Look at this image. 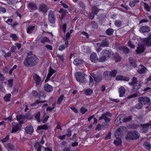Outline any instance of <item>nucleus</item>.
Listing matches in <instances>:
<instances>
[{
  "label": "nucleus",
  "mask_w": 151,
  "mask_h": 151,
  "mask_svg": "<svg viewBox=\"0 0 151 151\" xmlns=\"http://www.w3.org/2000/svg\"><path fill=\"white\" fill-rule=\"evenodd\" d=\"M142 83V82L140 81H137V78L135 77H133L132 82L129 83L130 85H133V88L134 91H136L140 88Z\"/></svg>",
  "instance_id": "obj_5"
},
{
  "label": "nucleus",
  "mask_w": 151,
  "mask_h": 151,
  "mask_svg": "<svg viewBox=\"0 0 151 151\" xmlns=\"http://www.w3.org/2000/svg\"><path fill=\"white\" fill-rule=\"evenodd\" d=\"M33 78L37 85H39L40 83L41 78L39 76L36 74H35L33 75Z\"/></svg>",
  "instance_id": "obj_12"
},
{
  "label": "nucleus",
  "mask_w": 151,
  "mask_h": 151,
  "mask_svg": "<svg viewBox=\"0 0 151 151\" xmlns=\"http://www.w3.org/2000/svg\"><path fill=\"white\" fill-rule=\"evenodd\" d=\"M34 27L33 26H29L27 29V32L29 34L31 33L34 29Z\"/></svg>",
  "instance_id": "obj_37"
},
{
  "label": "nucleus",
  "mask_w": 151,
  "mask_h": 151,
  "mask_svg": "<svg viewBox=\"0 0 151 151\" xmlns=\"http://www.w3.org/2000/svg\"><path fill=\"white\" fill-rule=\"evenodd\" d=\"M44 89L46 91L48 92H51L53 90L52 86L47 84L45 85Z\"/></svg>",
  "instance_id": "obj_21"
},
{
  "label": "nucleus",
  "mask_w": 151,
  "mask_h": 151,
  "mask_svg": "<svg viewBox=\"0 0 151 151\" xmlns=\"http://www.w3.org/2000/svg\"><path fill=\"white\" fill-rule=\"evenodd\" d=\"M9 139V136L7 135L2 140V142L4 145L6 144V142L8 141Z\"/></svg>",
  "instance_id": "obj_38"
},
{
  "label": "nucleus",
  "mask_w": 151,
  "mask_h": 151,
  "mask_svg": "<svg viewBox=\"0 0 151 151\" xmlns=\"http://www.w3.org/2000/svg\"><path fill=\"white\" fill-rule=\"evenodd\" d=\"M99 10L97 7L94 6L92 9V12L89 15V18L91 19H93L94 16V14H96Z\"/></svg>",
  "instance_id": "obj_13"
},
{
  "label": "nucleus",
  "mask_w": 151,
  "mask_h": 151,
  "mask_svg": "<svg viewBox=\"0 0 151 151\" xmlns=\"http://www.w3.org/2000/svg\"><path fill=\"white\" fill-rule=\"evenodd\" d=\"M150 99L147 97H140L138 99V101L142 104H148L150 102Z\"/></svg>",
  "instance_id": "obj_10"
},
{
  "label": "nucleus",
  "mask_w": 151,
  "mask_h": 151,
  "mask_svg": "<svg viewBox=\"0 0 151 151\" xmlns=\"http://www.w3.org/2000/svg\"><path fill=\"white\" fill-rule=\"evenodd\" d=\"M127 129L124 127H121L117 129L115 133V136L116 138L121 137L123 134L125 133Z\"/></svg>",
  "instance_id": "obj_6"
},
{
  "label": "nucleus",
  "mask_w": 151,
  "mask_h": 151,
  "mask_svg": "<svg viewBox=\"0 0 151 151\" xmlns=\"http://www.w3.org/2000/svg\"><path fill=\"white\" fill-rule=\"evenodd\" d=\"M145 49V45H144L139 44L137 50H136V52L138 54H140L143 52Z\"/></svg>",
  "instance_id": "obj_17"
},
{
  "label": "nucleus",
  "mask_w": 151,
  "mask_h": 151,
  "mask_svg": "<svg viewBox=\"0 0 151 151\" xmlns=\"http://www.w3.org/2000/svg\"><path fill=\"white\" fill-rule=\"evenodd\" d=\"M16 117L17 120L19 121V124H17L15 126L13 127L12 131V133L16 132L19 130L21 127V124L27 120L26 117L24 115H21L17 116Z\"/></svg>",
  "instance_id": "obj_2"
},
{
  "label": "nucleus",
  "mask_w": 151,
  "mask_h": 151,
  "mask_svg": "<svg viewBox=\"0 0 151 151\" xmlns=\"http://www.w3.org/2000/svg\"><path fill=\"white\" fill-rule=\"evenodd\" d=\"M119 49L125 53H128L129 51V49L127 47L124 46H121L119 47Z\"/></svg>",
  "instance_id": "obj_26"
},
{
  "label": "nucleus",
  "mask_w": 151,
  "mask_h": 151,
  "mask_svg": "<svg viewBox=\"0 0 151 151\" xmlns=\"http://www.w3.org/2000/svg\"><path fill=\"white\" fill-rule=\"evenodd\" d=\"M116 138V139L115 140L114 142V144L116 146L121 145L122 144L121 137Z\"/></svg>",
  "instance_id": "obj_24"
},
{
  "label": "nucleus",
  "mask_w": 151,
  "mask_h": 151,
  "mask_svg": "<svg viewBox=\"0 0 151 151\" xmlns=\"http://www.w3.org/2000/svg\"><path fill=\"white\" fill-rule=\"evenodd\" d=\"M6 9L4 7L0 6V13H4L6 12Z\"/></svg>",
  "instance_id": "obj_54"
},
{
  "label": "nucleus",
  "mask_w": 151,
  "mask_h": 151,
  "mask_svg": "<svg viewBox=\"0 0 151 151\" xmlns=\"http://www.w3.org/2000/svg\"><path fill=\"white\" fill-rule=\"evenodd\" d=\"M44 118L43 119L42 121V122L43 123H44L47 121L49 117L48 116H45V115L44 116Z\"/></svg>",
  "instance_id": "obj_59"
},
{
  "label": "nucleus",
  "mask_w": 151,
  "mask_h": 151,
  "mask_svg": "<svg viewBox=\"0 0 151 151\" xmlns=\"http://www.w3.org/2000/svg\"><path fill=\"white\" fill-rule=\"evenodd\" d=\"M104 77L106 79L110 78L109 71H106L104 73Z\"/></svg>",
  "instance_id": "obj_42"
},
{
  "label": "nucleus",
  "mask_w": 151,
  "mask_h": 151,
  "mask_svg": "<svg viewBox=\"0 0 151 151\" xmlns=\"http://www.w3.org/2000/svg\"><path fill=\"white\" fill-rule=\"evenodd\" d=\"M109 44V43L106 40H103L102 42L100 44L99 43H97L98 46L105 47L107 46Z\"/></svg>",
  "instance_id": "obj_30"
},
{
  "label": "nucleus",
  "mask_w": 151,
  "mask_h": 151,
  "mask_svg": "<svg viewBox=\"0 0 151 151\" xmlns=\"http://www.w3.org/2000/svg\"><path fill=\"white\" fill-rule=\"evenodd\" d=\"M90 59L94 63L96 62L98 60V56L96 53H92L90 55Z\"/></svg>",
  "instance_id": "obj_14"
},
{
  "label": "nucleus",
  "mask_w": 151,
  "mask_h": 151,
  "mask_svg": "<svg viewBox=\"0 0 151 151\" xmlns=\"http://www.w3.org/2000/svg\"><path fill=\"white\" fill-rule=\"evenodd\" d=\"M49 20L50 22L54 24L55 22V18L52 13H50L49 15Z\"/></svg>",
  "instance_id": "obj_20"
},
{
  "label": "nucleus",
  "mask_w": 151,
  "mask_h": 151,
  "mask_svg": "<svg viewBox=\"0 0 151 151\" xmlns=\"http://www.w3.org/2000/svg\"><path fill=\"white\" fill-rule=\"evenodd\" d=\"M112 52L111 51L105 50L102 52L99 59V61H104L109 58L111 55Z\"/></svg>",
  "instance_id": "obj_4"
},
{
  "label": "nucleus",
  "mask_w": 151,
  "mask_h": 151,
  "mask_svg": "<svg viewBox=\"0 0 151 151\" xmlns=\"http://www.w3.org/2000/svg\"><path fill=\"white\" fill-rule=\"evenodd\" d=\"M116 79L117 81H128L129 80V78L128 77L119 75L117 76L116 78Z\"/></svg>",
  "instance_id": "obj_18"
},
{
  "label": "nucleus",
  "mask_w": 151,
  "mask_h": 151,
  "mask_svg": "<svg viewBox=\"0 0 151 151\" xmlns=\"http://www.w3.org/2000/svg\"><path fill=\"white\" fill-rule=\"evenodd\" d=\"M143 146L145 148L148 150H149L151 147L150 144L148 142H145Z\"/></svg>",
  "instance_id": "obj_43"
},
{
  "label": "nucleus",
  "mask_w": 151,
  "mask_h": 151,
  "mask_svg": "<svg viewBox=\"0 0 151 151\" xmlns=\"http://www.w3.org/2000/svg\"><path fill=\"white\" fill-rule=\"evenodd\" d=\"M49 39L46 37H43L41 40V42L42 43H44L46 42H47L49 41Z\"/></svg>",
  "instance_id": "obj_50"
},
{
  "label": "nucleus",
  "mask_w": 151,
  "mask_h": 151,
  "mask_svg": "<svg viewBox=\"0 0 151 151\" xmlns=\"http://www.w3.org/2000/svg\"><path fill=\"white\" fill-rule=\"evenodd\" d=\"M106 32L107 35H111L113 33V30L111 29H109L106 31Z\"/></svg>",
  "instance_id": "obj_47"
},
{
  "label": "nucleus",
  "mask_w": 151,
  "mask_h": 151,
  "mask_svg": "<svg viewBox=\"0 0 151 151\" xmlns=\"http://www.w3.org/2000/svg\"><path fill=\"white\" fill-rule=\"evenodd\" d=\"M115 24L116 27H119L121 25V21L119 20H116L115 21Z\"/></svg>",
  "instance_id": "obj_51"
},
{
  "label": "nucleus",
  "mask_w": 151,
  "mask_h": 151,
  "mask_svg": "<svg viewBox=\"0 0 151 151\" xmlns=\"http://www.w3.org/2000/svg\"><path fill=\"white\" fill-rule=\"evenodd\" d=\"M115 61L116 62H118L121 60L120 57L118 55L115 56Z\"/></svg>",
  "instance_id": "obj_64"
},
{
  "label": "nucleus",
  "mask_w": 151,
  "mask_h": 151,
  "mask_svg": "<svg viewBox=\"0 0 151 151\" xmlns=\"http://www.w3.org/2000/svg\"><path fill=\"white\" fill-rule=\"evenodd\" d=\"M47 128V126L46 125H44L38 126L37 131L39 132V130L41 129H46Z\"/></svg>",
  "instance_id": "obj_34"
},
{
  "label": "nucleus",
  "mask_w": 151,
  "mask_h": 151,
  "mask_svg": "<svg viewBox=\"0 0 151 151\" xmlns=\"http://www.w3.org/2000/svg\"><path fill=\"white\" fill-rule=\"evenodd\" d=\"M94 115H93L89 117L88 118V121L90 122H91L93 121V124H91V125L88 127V128L89 129H91L93 126V124H95L97 122V120L96 119V118H94Z\"/></svg>",
  "instance_id": "obj_11"
},
{
  "label": "nucleus",
  "mask_w": 151,
  "mask_h": 151,
  "mask_svg": "<svg viewBox=\"0 0 151 151\" xmlns=\"http://www.w3.org/2000/svg\"><path fill=\"white\" fill-rule=\"evenodd\" d=\"M11 96V94L9 93L6 94L5 96L4 97V101L6 102L9 101Z\"/></svg>",
  "instance_id": "obj_41"
},
{
  "label": "nucleus",
  "mask_w": 151,
  "mask_h": 151,
  "mask_svg": "<svg viewBox=\"0 0 151 151\" xmlns=\"http://www.w3.org/2000/svg\"><path fill=\"white\" fill-rule=\"evenodd\" d=\"M6 149L9 148L11 150H14V148L13 145L10 143H9L8 144H6L4 145Z\"/></svg>",
  "instance_id": "obj_33"
},
{
  "label": "nucleus",
  "mask_w": 151,
  "mask_h": 151,
  "mask_svg": "<svg viewBox=\"0 0 151 151\" xmlns=\"http://www.w3.org/2000/svg\"><path fill=\"white\" fill-rule=\"evenodd\" d=\"M139 133L136 131L129 132L126 136V139H136L139 138Z\"/></svg>",
  "instance_id": "obj_8"
},
{
  "label": "nucleus",
  "mask_w": 151,
  "mask_h": 151,
  "mask_svg": "<svg viewBox=\"0 0 151 151\" xmlns=\"http://www.w3.org/2000/svg\"><path fill=\"white\" fill-rule=\"evenodd\" d=\"M93 75H91L90 76V82H89V85L91 87L92 86L93 84H94V81L93 80V78L92 76H93Z\"/></svg>",
  "instance_id": "obj_40"
},
{
  "label": "nucleus",
  "mask_w": 151,
  "mask_h": 151,
  "mask_svg": "<svg viewBox=\"0 0 151 151\" xmlns=\"http://www.w3.org/2000/svg\"><path fill=\"white\" fill-rule=\"evenodd\" d=\"M40 112H38L35 116V118L37 119V121L38 122H40Z\"/></svg>",
  "instance_id": "obj_52"
},
{
  "label": "nucleus",
  "mask_w": 151,
  "mask_h": 151,
  "mask_svg": "<svg viewBox=\"0 0 151 151\" xmlns=\"http://www.w3.org/2000/svg\"><path fill=\"white\" fill-rule=\"evenodd\" d=\"M117 73V71L116 70H113L111 72L109 71L110 78L114 77Z\"/></svg>",
  "instance_id": "obj_32"
},
{
  "label": "nucleus",
  "mask_w": 151,
  "mask_h": 151,
  "mask_svg": "<svg viewBox=\"0 0 151 151\" xmlns=\"http://www.w3.org/2000/svg\"><path fill=\"white\" fill-rule=\"evenodd\" d=\"M150 30V28L147 26H143L140 28V32L143 33L148 32Z\"/></svg>",
  "instance_id": "obj_19"
},
{
  "label": "nucleus",
  "mask_w": 151,
  "mask_h": 151,
  "mask_svg": "<svg viewBox=\"0 0 151 151\" xmlns=\"http://www.w3.org/2000/svg\"><path fill=\"white\" fill-rule=\"evenodd\" d=\"M69 43L68 41H65V44L64 45H61L59 47V50L61 51L63 50L65 48L67 47Z\"/></svg>",
  "instance_id": "obj_31"
},
{
  "label": "nucleus",
  "mask_w": 151,
  "mask_h": 151,
  "mask_svg": "<svg viewBox=\"0 0 151 151\" xmlns=\"http://www.w3.org/2000/svg\"><path fill=\"white\" fill-rule=\"evenodd\" d=\"M132 119L131 116H125L124 114H121L119 116L115 121V123L117 124H119L122 122H126L131 120Z\"/></svg>",
  "instance_id": "obj_3"
},
{
  "label": "nucleus",
  "mask_w": 151,
  "mask_h": 151,
  "mask_svg": "<svg viewBox=\"0 0 151 151\" xmlns=\"http://www.w3.org/2000/svg\"><path fill=\"white\" fill-rule=\"evenodd\" d=\"M87 111V109H85L83 107H82L80 109V111L82 114H84L86 111Z\"/></svg>",
  "instance_id": "obj_60"
},
{
  "label": "nucleus",
  "mask_w": 151,
  "mask_h": 151,
  "mask_svg": "<svg viewBox=\"0 0 151 151\" xmlns=\"http://www.w3.org/2000/svg\"><path fill=\"white\" fill-rule=\"evenodd\" d=\"M140 66L141 68H139V70L137 71L140 74L144 73L147 70L146 68L142 65H140Z\"/></svg>",
  "instance_id": "obj_25"
},
{
  "label": "nucleus",
  "mask_w": 151,
  "mask_h": 151,
  "mask_svg": "<svg viewBox=\"0 0 151 151\" xmlns=\"http://www.w3.org/2000/svg\"><path fill=\"white\" fill-rule=\"evenodd\" d=\"M13 80L12 79L9 80L8 81V85L10 87H11L12 86Z\"/></svg>",
  "instance_id": "obj_57"
},
{
  "label": "nucleus",
  "mask_w": 151,
  "mask_h": 151,
  "mask_svg": "<svg viewBox=\"0 0 151 151\" xmlns=\"http://www.w3.org/2000/svg\"><path fill=\"white\" fill-rule=\"evenodd\" d=\"M93 75L92 76L96 83L99 82L101 80L102 78L100 76H96L95 74Z\"/></svg>",
  "instance_id": "obj_27"
},
{
  "label": "nucleus",
  "mask_w": 151,
  "mask_h": 151,
  "mask_svg": "<svg viewBox=\"0 0 151 151\" xmlns=\"http://www.w3.org/2000/svg\"><path fill=\"white\" fill-rule=\"evenodd\" d=\"M93 90L90 88L87 89L85 92V94L86 95L88 96L91 95L93 92Z\"/></svg>",
  "instance_id": "obj_45"
},
{
  "label": "nucleus",
  "mask_w": 151,
  "mask_h": 151,
  "mask_svg": "<svg viewBox=\"0 0 151 151\" xmlns=\"http://www.w3.org/2000/svg\"><path fill=\"white\" fill-rule=\"evenodd\" d=\"M40 8L41 10L45 12H46L47 10L46 6L44 4L41 5Z\"/></svg>",
  "instance_id": "obj_36"
},
{
  "label": "nucleus",
  "mask_w": 151,
  "mask_h": 151,
  "mask_svg": "<svg viewBox=\"0 0 151 151\" xmlns=\"http://www.w3.org/2000/svg\"><path fill=\"white\" fill-rule=\"evenodd\" d=\"M143 43L148 46H151V36L146 39H142Z\"/></svg>",
  "instance_id": "obj_15"
},
{
  "label": "nucleus",
  "mask_w": 151,
  "mask_h": 151,
  "mask_svg": "<svg viewBox=\"0 0 151 151\" xmlns=\"http://www.w3.org/2000/svg\"><path fill=\"white\" fill-rule=\"evenodd\" d=\"M66 26V24L65 23L63 24L60 28V29L62 30L64 33L65 32Z\"/></svg>",
  "instance_id": "obj_49"
},
{
  "label": "nucleus",
  "mask_w": 151,
  "mask_h": 151,
  "mask_svg": "<svg viewBox=\"0 0 151 151\" xmlns=\"http://www.w3.org/2000/svg\"><path fill=\"white\" fill-rule=\"evenodd\" d=\"M10 36L12 38V39L16 41L17 40V37L16 36V35L11 34Z\"/></svg>",
  "instance_id": "obj_61"
},
{
  "label": "nucleus",
  "mask_w": 151,
  "mask_h": 151,
  "mask_svg": "<svg viewBox=\"0 0 151 151\" xmlns=\"http://www.w3.org/2000/svg\"><path fill=\"white\" fill-rule=\"evenodd\" d=\"M71 34L69 32H68L66 34V37H65V41H68V42H69V37L70 36Z\"/></svg>",
  "instance_id": "obj_55"
},
{
  "label": "nucleus",
  "mask_w": 151,
  "mask_h": 151,
  "mask_svg": "<svg viewBox=\"0 0 151 151\" xmlns=\"http://www.w3.org/2000/svg\"><path fill=\"white\" fill-rule=\"evenodd\" d=\"M144 7L145 9L147 11H149L150 10V8L149 6L147 4H144Z\"/></svg>",
  "instance_id": "obj_63"
},
{
  "label": "nucleus",
  "mask_w": 151,
  "mask_h": 151,
  "mask_svg": "<svg viewBox=\"0 0 151 151\" xmlns=\"http://www.w3.org/2000/svg\"><path fill=\"white\" fill-rule=\"evenodd\" d=\"M149 126L151 128V122H150L149 124H147L141 125L142 132L144 133L145 132L147 129V128Z\"/></svg>",
  "instance_id": "obj_16"
},
{
  "label": "nucleus",
  "mask_w": 151,
  "mask_h": 151,
  "mask_svg": "<svg viewBox=\"0 0 151 151\" xmlns=\"http://www.w3.org/2000/svg\"><path fill=\"white\" fill-rule=\"evenodd\" d=\"M82 34L83 35V37L86 38H88V34L86 32H82Z\"/></svg>",
  "instance_id": "obj_62"
},
{
  "label": "nucleus",
  "mask_w": 151,
  "mask_h": 151,
  "mask_svg": "<svg viewBox=\"0 0 151 151\" xmlns=\"http://www.w3.org/2000/svg\"><path fill=\"white\" fill-rule=\"evenodd\" d=\"M64 96L63 95L60 96L58 99L57 103L59 104H60L63 99Z\"/></svg>",
  "instance_id": "obj_53"
},
{
  "label": "nucleus",
  "mask_w": 151,
  "mask_h": 151,
  "mask_svg": "<svg viewBox=\"0 0 151 151\" xmlns=\"http://www.w3.org/2000/svg\"><path fill=\"white\" fill-rule=\"evenodd\" d=\"M49 73L47 75L51 77L52 75L55 72V71L51 67H50L48 69Z\"/></svg>",
  "instance_id": "obj_35"
},
{
  "label": "nucleus",
  "mask_w": 151,
  "mask_h": 151,
  "mask_svg": "<svg viewBox=\"0 0 151 151\" xmlns=\"http://www.w3.org/2000/svg\"><path fill=\"white\" fill-rule=\"evenodd\" d=\"M60 13H62L61 15V19H63L65 15V12L63 9H61L59 11Z\"/></svg>",
  "instance_id": "obj_58"
},
{
  "label": "nucleus",
  "mask_w": 151,
  "mask_h": 151,
  "mask_svg": "<svg viewBox=\"0 0 151 151\" xmlns=\"http://www.w3.org/2000/svg\"><path fill=\"white\" fill-rule=\"evenodd\" d=\"M84 73L80 72H77L75 74L77 81L83 83H84L86 82V80L84 78Z\"/></svg>",
  "instance_id": "obj_7"
},
{
  "label": "nucleus",
  "mask_w": 151,
  "mask_h": 151,
  "mask_svg": "<svg viewBox=\"0 0 151 151\" xmlns=\"http://www.w3.org/2000/svg\"><path fill=\"white\" fill-rule=\"evenodd\" d=\"M37 58L34 55L28 56L24 60V65L27 67L35 65L38 61Z\"/></svg>",
  "instance_id": "obj_1"
},
{
  "label": "nucleus",
  "mask_w": 151,
  "mask_h": 151,
  "mask_svg": "<svg viewBox=\"0 0 151 151\" xmlns=\"http://www.w3.org/2000/svg\"><path fill=\"white\" fill-rule=\"evenodd\" d=\"M44 102V101H41V100L37 101L35 102H34L33 103L31 104V106H36L37 104L40 103H43Z\"/></svg>",
  "instance_id": "obj_48"
},
{
  "label": "nucleus",
  "mask_w": 151,
  "mask_h": 151,
  "mask_svg": "<svg viewBox=\"0 0 151 151\" xmlns=\"http://www.w3.org/2000/svg\"><path fill=\"white\" fill-rule=\"evenodd\" d=\"M28 6L30 9L33 10H35L37 9L36 4L34 3L31 2L29 3Z\"/></svg>",
  "instance_id": "obj_29"
},
{
  "label": "nucleus",
  "mask_w": 151,
  "mask_h": 151,
  "mask_svg": "<svg viewBox=\"0 0 151 151\" xmlns=\"http://www.w3.org/2000/svg\"><path fill=\"white\" fill-rule=\"evenodd\" d=\"M4 20L5 22L9 24H11L12 22V19L8 18H4Z\"/></svg>",
  "instance_id": "obj_44"
},
{
  "label": "nucleus",
  "mask_w": 151,
  "mask_h": 151,
  "mask_svg": "<svg viewBox=\"0 0 151 151\" xmlns=\"http://www.w3.org/2000/svg\"><path fill=\"white\" fill-rule=\"evenodd\" d=\"M110 114L109 113H107L105 114H103L101 116L99 117V119L101 120L103 119H104L106 122V123H105V125H103V126L105 128H107V127L108 125L107 122H108L110 121L109 118H108L107 117L108 116H110Z\"/></svg>",
  "instance_id": "obj_9"
},
{
  "label": "nucleus",
  "mask_w": 151,
  "mask_h": 151,
  "mask_svg": "<svg viewBox=\"0 0 151 151\" xmlns=\"http://www.w3.org/2000/svg\"><path fill=\"white\" fill-rule=\"evenodd\" d=\"M35 147L37 151H41V149L42 146L40 145L39 143L37 142L36 143Z\"/></svg>",
  "instance_id": "obj_39"
},
{
  "label": "nucleus",
  "mask_w": 151,
  "mask_h": 151,
  "mask_svg": "<svg viewBox=\"0 0 151 151\" xmlns=\"http://www.w3.org/2000/svg\"><path fill=\"white\" fill-rule=\"evenodd\" d=\"M142 104L141 102L135 105V107L136 108L139 109L142 108Z\"/></svg>",
  "instance_id": "obj_56"
},
{
  "label": "nucleus",
  "mask_w": 151,
  "mask_h": 151,
  "mask_svg": "<svg viewBox=\"0 0 151 151\" xmlns=\"http://www.w3.org/2000/svg\"><path fill=\"white\" fill-rule=\"evenodd\" d=\"M132 58H130L129 59L131 66L133 67L134 68L136 67V65L134 60L133 59L132 60Z\"/></svg>",
  "instance_id": "obj_46"
},
{
  "label": "nucleus",
  "mask_w": 151,
  "mask_h": 151,
  "mask_svg": "<svg viewBox=\"0 0 151 151\" xmlns=\"http://www.w3.org/2000/svg\"><path fill=\"white\" fill-rule=\"evenodd\" d=\"M120 97H122L125 93V88L121 86L119 89Z\"/></svg>",
  "instance_id": "obj_23"
},
{
  "label": "nucleus",
  "mask_w": 151,
  "mask_h": 151,
  "mask_svg": "<svg viewBox=\"0 0 151 151\" xmlns=\"http://www.w3.org/2000/svg\"><path fill=\"white\" fill-rule=\"evenodd\" d=\"M83 62V61L82 60L80 59L76 58L73 61V63L75 65H78L82 63Z\"/></svg>",
  "instance_id": "obj_28"
},
{
  "label": "nucleus",
  "mask_w": 151,
  "mask_h": 151,
  "mask_svg": "<svg viewBox=\"0 0 151 151\" xmlns=\"http://www.w3.org/2000/svg\"><path fill=\"white\" fill-rule=\"evenodd\" d=\"M25 130L27 133L30 134H32L33 131V127L31 125L25 128Z\"/></svg>",
  "instance_id": "obj_22"
}]
</instances>
